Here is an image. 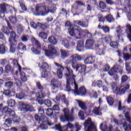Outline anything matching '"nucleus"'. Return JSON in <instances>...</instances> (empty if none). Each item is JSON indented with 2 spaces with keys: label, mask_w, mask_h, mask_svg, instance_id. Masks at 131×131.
I'll list each match as a JSON object with an SVG mask.
<instances>
[{
  "label": "nucleus",
  "mask_w": 131,
  "mask_h": 131,
  "mask_svg": "<svg viewBox=\"0 0 131 131\" xmlns=\"http://www.w3.org/2000/svg\"><path fill=\"white\" fill-rule=\"evenodd\" d=\"M7 52V48L3 44L0 45V54L4 55Z\"/></svg>",
  "instance_id": "31"
},
{
  "label": "nucleus",
  "mask_w": 131,
  "mask_h": 131,
  "mask_svg": "<svg viewBox=\"0 0 131 131\" xmlns=\"http://www.w3.org/2000/svg\"><path fill=\"white\" fill-rule=\"evenodd\" d=\"M74 92V93L79 96H85L86 94V90L83 86L79 88L78 90V86L77 84H75V90H72Z\"/></svg>",
  "instance_id": "8"
},
{
  "label": "nucleus",
  "mask_w": 131,
  "mask_h": 131,
  "mask_svg": "<svg viewBox=\"0 0 131 131\" xmlns=\"http://www.w3.org/2000/svg\"><path fill=\"white\" fill-rule=\"evenodd\" d=\"M14 83L16 84V86H21L22 85V81H21V80L17 78L14 79Z\"/></svg>",
  "instance_id": "48"
},
{
  "label": "nucleus",
  "mask_w": 131,
  "mask_h": 131,
  "mask_svg": "<svg viewBox=\"0 0 131 131\" xmlns=\"http://www.w3.org/2000/svg\"><path fill=\"white\" fill-rule=\"evenodd\" d=\"M17 35H16V33L14 31H11L10 32V37L9 39H17Z\"/></svg>",
  "instance_id": "50"
},
{
  "label": "nucleus",
  "mask_w": 131,
  "mask_h": 131,
  "mask_svg": "<svg viewBox=\"0 0 131 131\" xmlns=\"http://www.w3.org/2000/svg\"><path fill=\"white\" fill-rule=\"evenodd\" d=\"M47 113L46 114L48 115V116H52L53 115V110L51 108H47L46 110Z\"/></svg>",
  "instance_id": "60"
},
{
  "label": "nucleus",
  "mask_w": 131,
  "mask_h": 131,
  "mask_svg": "<svg viewBox=\"0 0 131 131\" xmlns=\"http://www.w3.org/2000/svg\"><path fill=\"white\" fill-rule=\"evenodd\" d=\"M60 53H61V57L62 59H65V58H67L68 57V51H67L66 50H64L63 49L60 50Z\"/></svg>",
  "instance_id": "29"
},
{
  "label": "nucleus",
  "mask_w": 131,
  "mask_h": 131,
  "mask_svg": "<svg viewBox=\"0 0 131 131\" xmlns=\"http://www.w3.org/2000/svg\"><path fill=\"white\" fill-rule=\"evenodd\" d=\"M3 94L5 95V96L8 97V98L12 97V95H11V90L9 89L5 90L3 92Z\"/></svg>",
  "instance_id": "46"
},
{
  "label": "nucleus",
  "mask_w": 131,
  "mask_h": 131,
  "mask_svg": "<svg viewBox=\"0 0 131 131\" xmlns=\"http://www.w3.org/2000/svg\"><path fill=\"white\" fill-rule=\"evenodd\" d=\"M14 70L12 69V66L10 64H7L5 67V72L6 73H10V72H13Z\"/></svg>",
  "instance_id": "36"
},
{
  "label": "nucleus",
  "mask_w": 131,
  "mask_h": 131,
  "mask_svg": "<svg viewBox=\"0 0 131 131\" xmlns=\"http://www.w3.org/2000/svg\"><path fill=\"white\" fill-rule=\"evenodd\" d=\"M85 48L88 50H91L94 46V39H89L86 40Z\"/></svg>",
  "instance_id": "17"
},
{
  "label": "nucleus",
  "mask_w": 131,
  "mask_h": 131,
  "mask_svg": "<svg viewBox=\"0 0 131 131\" xmlns=\"http://www.w3.org/2000/svg\"><path fill=\"white\" fill-rule=\"evenodd\" d=\"M123 127L125 131H129L131 130V125L128 124L126 122H124L123 123Z\"/></svg>",
  "instance_id": "30"
},
{
  "label": "nucleus",
  "mask_w": 131,
  "mask_h": 131,
  "mask_svg": "<svg viewBox=\"0 0 131 131\" xmlns=\"http://www.w3.org/2000/svg\"><path fill=\"white\" fill-rule=\"evenodd\" d=\"M37 26L43 30H46V29H48V28H49V24L48 23L42 24L40 23H37Z\"/></svg>",
  "instance_id": "26"
},
{
  "label": "nucleus",
  "mask_w": 131,
  "mask_h": 131,
  "mask_svg": "<svg viewBox=\"0 0 131 131\" xmlns=\"http://www.w3.org/2000/svg\"><path fill=\"white\" fill-rule=\"evenodd\" d=\"M7 27H4L2 30L5 34H7V35H9L10 34V30H13V27H12V26H11V24H10V22L9 21L7 20Z\"/></svg>",
  "instance_id": "14"
},
{
  "label": "nucleus",
  "mask_w": 131,
  "mask_h": 131,
  "mask_svg": "<svg viewBox=\"0 0 131 131\" xmlns=\"http://www.w3.org/2000/svg\"><path fill=\"white\" fill-rule=\"evenodd\" d=\"M85 34H87V36H88V37H92V34H91V33H90V32H89V31H88V30H83L78 29L77 39H80L81 36H83L84 35H85Z\"/></svg>",
  "instance_id": "11"
},
{
  "label": "nucleus",
  "mask_w": 131,
  "mask_h": 131,
  "mask_svg": "<svg viewBox=\"0 0 131 131\" xmlns=\"http://www.w3.org/2000/svg\"><path fill=\"white\" fill-rule=\"evenodd\" d=\"M106 100L109 105H110L111 106H112V105H113L114 103V99H113V98L109 96L107 97Z\"/></svg>",
  "instance_id": "45"
},
{
  "label": "nucleus",
  "mask_w": 131,
  "mask_h": 131,
  "mask_svg": "<svg viewBox=\"0 0 131 131\" xmlns=\"http://www.w3.org/2000/svg\"><path fill=\"white\" fill-rule=\"evenodd\" d=\"M83 47V41H78L77 46L76 48L77 51H78V52H81L82 51H83V49L82 48Z\"/></svg>",
  "instance_id": "23"
},
{
  "label": "nucleus",
  "mask_w": 131,
  "mask_h": 131,
  "mask_svg": "<svg viewBox=\"0 0 131 131\" xmlns=\"http://www.w3.org/2000/svg\"><path fill=\"white\" fill-rule=\"evenodd\" d=\"M36 86L38 89V90H39L40 92H42L43 91V86L41 85V84H40V82H36Z\"/></svg>",
  "instance_id": "57"
},
{
  "label": "nucleus",
  "mask_w": 131,
  "mask_h": 131,
  "mask_svg": "<svg viewBox=\"0 0 131 131\" xmlns=\"http://www.w3.org/2000/svg\"><path fill=\"white\" fill-rule=\"evenodd\" d=\"M70 83H74V86L76 84V82H75V79L71 78L67 79V86L66 89L68 92H71V89H70Z\"/></svg>",
  "instance_id": "16"
},
{
  "label": "nucleus",
  "mask_w": 131,
  "mask_h": 131,
  "mask_svg": "<svg viewBox=\"0 0 131 131\" xmlns=\"http://www.w3.org/2000/svg\"><path fill=\"white\" fill-rule=\"evenodd\" d=\"M111 85L112 89L114 93H115V94H116V93L117 92V90H118V87H117V85H116V83H115V82H112L111 83Z\"/></svg>",
  "instance_id": "41"
},
{
  "label": "nucleus",
  "mask_w": 131,
  "mask_h": 131,
  "mask_svg": "<svg viewBox=\"0 0 131 131\" xmlns=\"http://www.w3.org/2000/svg\"><path fill=\"white\" fill-rule=\"evenodd\" d=\"M126 27L129 29V33L128 34V38H129L130 41H131V26L129 24H127Z\"/></svg>",
  "instance_id": "61"
},
{
  "label": "nucleus",
  "mask_w": 131,
  "mask_h": 131,
  "mask_svg": "<svg viewBox=\"0 0 131 131\" xmlns=\"http://www.w3.org/2000/svg\"><path fill=\"white\" fill-rule=\"evenodd\" d=\"M54 64L55 66H57V67H58V68H59L57 70V75L58 76V78H59V79H61V78H62L63 70H64V67H63L62 65L60 64V63H58V62H54Z\"/></svg>",
  "instance_id": "13"
},
{
  "label": "nucleus",
  "mask_w": 131,
  "mask_h": 131,
  "mask_svg": "<svg viewBox=\"0 0 131 131\" xmlns=\"http://www.w3.org/2000/svg\"><path fill=\"white\" fill-rule=\"evenodd\" d=\"M36 96L37 97V99H41L42 98H45V94L42 93V91L36 93Z\"/></svg>",
  "instance_id": "47"
},
{
  "label": "nucleus",
  "mask_w": 131,
  "mask_h": 131,
  "mask_svg": "<svg viewBox=\"0 0 131 131\" xmlns=\"http://www.w3.org/2000/svg\"><path fill=\"white\" fill-rule=\"evenodd\" d=\"M9 21H10L11 23L12 24H16L17 23V17L16 16H10Z\"/></svg>",
  "instance_id": "44"
},
{
  "label": "nucleus",
  "mask_w": 131,
  "mask_h": 131,
  "mask_svg": "<svg viewBox=\"0 0 131 131\" xmlns=\"http://www.w3.org/2000/svg\"><path fill=\"white\" fill-rule=\"evenodd\" d=\"M12 64L13 65H14V67H18L19 71H21V67L20 66L19 63H18V61H17V60L16 59L13 60Z\"/></svg>",
  "instance_id": "49"
},
{
  "label": "nucleus",
  "mask_w": 131,
  "mask_h": 131,
  "mask_svg": "<svg viewBox=\"0 0 131 131\" xmlns=\"http://www.w3.org/2000/svg\"><path fill=\"white\" fill-rule=\"evenodd\" d=\"M17 49L20 51H26V46L24 45L22 42H19L18 44Z\"/></svg>",
  "instance_id": "32"
},
{
  "label": "nucleus",
  "mask_w": 131,
  "mask_h": 131,
  "mask_svg": "<svg viewBox=\"0 0 131 131\" xmlns=\"http://www.w3.org/2000/svg\"><path fill=\"white\" fill-rule=\"evenodd\" d=\"M129 89V84H127L125 86H121L119 88H118V90L117 91L116 94L120 95L121 94H124L126 90H128Z\"/></svg>",
  "instance_id": "15"
},
{
  "label": "nucleus",
  "mask_w": 131,
  "mask_h": 131,
  "mask_svg": "<svg viewBox=\"0 0 131 131\" xmlns=\"http://www.w3.org/2000/svg\"><path fill=\"white\" fill-rule=\"evenodd\" d=\"M13 85H14V82L9 81L5 83L4 88L5 89H8V90H10L13 88Z\"/></svg>",
  "instance_id": "25"
},
{
  "label": "nucleus",
  "mask_w": 131,
  "mask_h": 131,
  "mask_svg": "<svg viewBox=\"0 0 131 131\" xmlns=\"http://www.w3.org/2000/svg\"><path fill=\"white\" fill-rule=\"evenodd\" d=\"M57 50L55 47L52 45L48 46V50L46 51L45 54L48 57H52L54 55H58Z\"/></svg>",
  "instance_id": "10"
},
{
  "label": "nucleus",
  "mask_w": 131,
  "mask_h": 131,
  "mask_svg": "<svg viewBox=\"0 0 131 131\" xmlns=\"http://www.w3.org/2000/svg\"><path fill=\"white\" fill-rule=\"evenodd\" d=\"M7 7L8 5L5 3L0 4V12H7Z\"/></svg>",
  "instance_id": "34"
},
{
  "label": "nucleus",
  "mask_w": 131,
  "mask_h": 131,
  "mask_svg": "<svg viewBox=\"0 0 131 131\" xmlns=\"http://www.w3.org/2000/svg\"><path fill=\"white\" fill-rule=\"evenodd\" d=\"M61 82L56 79H53L51 81V85H52V90L53 93H57L58 89L61 86Z\"/></svg>",
  "instance_id": "9"
},
{
  "label": "nucleus",
  "mask_w": 131,
  "mask_h": 131,
  "mask_svg": "<svg viewBox=\"0 0 131 131\" xmlns=\"http://www.w3.org/2000/svg\"><path fill=\"white\" fill-rule=\"evenodd\" d=\"M125 117L126 119L127 120V121H128L129 123H131V119H130V117H129V113L126 112L125 114Z\"/></svg>",
  "instance_id": "63"
},
{
  "label": "nucleus",
  "mask_w": 131,
  "mask_h": 131,
  "mask_svg": "<svg viewBox=\"0 0 131 131\" xmlns=\"http://www.w3.org/2000/svg\"><path fill=\"white\" fill-rule=\"evenodd\" d=\"M29 38V36L27 35H24L21 37V39L24 42L28 41V39Z\"/></svg>",
  "instance_id": "62"
},
{
  "label": "nucleus",
  "mask_w": 131,
  "mask_h": 131,
  "mask_svg": "<svg viewBox=\"0 0 131 131\" xmlns=\"http://www.w3.org/2000/svg\"><path fill=\"white\" fill-rule=\"evenodd\" d=\"M123 58L125 61H127L130 58V55L128 53H124Z\"/></svg>",
  "instance_id": "64"
},
{
  "label": "nucleus",
  "mask_w": 131,
  "mask_h": 131,
  "mask_svg": "<svg viewBox=\"0 0 131 131\" xmlns=\"http://www.w3.org/2000/svg\"><path fill=\"white\" fill-rule=\"evenodd\" d=\"M24 93H18L16 95V98L17 99H18L19 100H22L25 97Z\"/></svg>",
  "instance_id": "55"
},
{
  "label": "nucleus",
  "mask_w": 131,
  "mask_h": 131,
  "mask_svg": "<svg viewBox=\"0 0 131 131\" xmlns=\"http://www.w3.org/2000/svg\"><path fill=\"white\" fill-rule=\"evenodd\" d=\"M38 36L41 39H47L48 38V34L45 32H40L38 34Z\"/></svg>",
  "instance_id": "40"
},
{
  "label": "nucleus",
  "mask_w": 131,
  "mask_h": 131,
  "mask_svg": "<svg viewBox=\"0 0 131 131\" xmlns=\"http://www.w3.org/2000/svg\"><path fill=\"white\" fill-rule=\"evenodd\" d=\"M123 28L121 27L120 26H119L118 27L116 28V32L119 33V35H118V38H119L120 36V34L123 32Z\"/></svg>",
  "instance_id": "37"
},
{
  "label": "nucleus",
  "mask_w": 131,
  "mask_h": 131,
  "mask_svg": "<svg viewBox=\"0 0 131 131\" xmlns=\"http://www.w3.org/2000/svg\"><path fill=\"white\" fill-rule=\"evenodd\" d=\"M110 45V46L112 48H114V49H117L118 48V44L117 43V42H114V41L111 42Z\"/></svg>",
  "instance_id": "56"
},
{
  "label": "nucleus",
  "mask_w": 131,
  "mask_h": 131,
  "mask_svg": "<svg viewBox=\"0 0 131 131\" xmlns=\"http://www.w3.org/2000/svg\"><path fill=\"white\" fill-rule=\"evenodd\" d=\"M74 127V125L72 124L70 122H68L67 124L61 126L60 124L55 125L54 127H53L52 128L53 129H55V130L58 131H73V128Z\"/></svg>",
  "instance_id": "3"
},
{
  "label": "nucleus",
  "mask_w": 131,
  "mask_h": 131,
  "mask_svg": "<svg viewBox=\"0 0 131 131\" xmlns=\"http://www.w3.org/2000/svg\"><path fill=\"white\" fill-rule=\"evenodd\" d=\"M44 104L46 106H47V107H51L52 106V102H51V100L49 99L45 100L44 101Z\"/></svg>",
  "instance_id": "58"
},
{
  "label": "nucleus",
  "mask_w": 131,
  "mask_h": 131,
  "mask_svg": "<svg viewBox=\"0 0 131 131\" xmlns=\"http://www.w3.org/2000/svg\"><path fill=\"white\" fill-rule=\"evenodd\" d=\"M7 104L9 107H15L16 106V101L14 99H10L7 101Z\"/></svg>",
  "instance_id": "28"
},
{
  "label": "nucleus",
  "mask_w": 131,
  "mask_h": 131,
  "mask_svg": "<svg viewBox=\"0 0 131 131\" xmlns=\"http://www.w3.org/2000/svg\"><path fill=\"white\" fill-rule=\"evenodd\" d=\"M19 4L20 8H21V9L23 11H27V8H26V6H25V4L23 3V1H19Z\"/></svg>",
  "instance_id": "51"
},
{
  "label": "nucleus",
  "mask_w": 131,
  "mask_h": 131,
  "mask_svg": "<svg viewBox=\"0 0 131 131\" xmlns=\"http://www.w3.org/2000/svg\"><path fill=\"white\" fill-rule=\"evenodd\" d=\"M66 69L67 71H68V73L65 74V76L67 77V79H71V78H73V79H75V76L73 75V71L71 70V68L67 66L66 67Z\"/></svg>",
  "instance_id": "12"
},
{
  "label": "nucleus",
  "mask_w": 131,
  "mask_h": 131,
  "mask_svg": "<svg viewBox=\"0 0 131 131\" xmlns=\"http://www.w3.org/2000/svg\"><path fill=\"white\" fill-rule=\"evenodd\" d=\"M100 128L101 131H112V126H110L108 128L107 125L103 123L100 124Z\"/></svg>",
  "instance_id": "18"
},
{
  "label": "nucleus",
  "mask_w": 131,
  "mask_h": 131,
  "mask_svg": "<svg viewBox=\"0 0 131 131\" xmlns=\"http://www.w3.org/2000/svg\"><path fill=\"white\" fill-rule=\"evenodd\" d=\"M84 126L85 131H98L96 125H95V123L92 121L91 118H88V119L85 121Z\"/></svg>",
  "instance_id": "5"
},
{
  "label": "nucleus",
  "mask_w": 131,
  "mask_h": 131,
  "mask_svg": "<svg viewBox=\"0 0 131 131\" xmlns=\"http://www.w3.org/2000/svg\"><path fill=\"white\" fill-rule=\"evenodd\" d=\"M46 11V6L37 4L36 5L35 11L33 12V14L35 16H45L49 13V11Z\"/></svg>",
  "instance_id": "4"
},
{
  "label": "nucleus",
  "mask_w": 131,
  "mask_h": 131,
  "mask_svg": "<svg viewBox=\"0 0 131 131\" xmlns=\"http://www.w3.org/2000/svg\"><path fill=\"white\" fill-rule=\"evenodd\" d=\"M39 67L41 71H45L49 69V64L47 62L39 63Z\"/></svg>",
  "instance_id": "20"
},
{
  "label": "nucleus",
  "mask_w": 131,
  "mask_h": 131,
  "mask_svg": "<svg viewBox=\"0 0 131 131\" xmlns=\"http://www.w3.org/2000/svg\"><path fill=\"white\" fill-rule=\"evenodd\" d=\"M96 54L101 56L104 55V48H98L96 49Z\"/></svg>",
  "instance_id": "43"
},
{
  "label": "nucleus",
  "mask_w": 131,
  "mask_h": 131,
  "mask_svg": "<svg viewBox=\"0 0 131 131\" xmlns=\"http://www.w3.org/2000/svg\"><path fill=\"white\" fill-rule=\"evenodd\" d=\"M93 113L95 114V115H102V112L100 110V107H95L92 111Z\"/></svg>",
  "instance_id": "27"
},
{
  "label": "nucleus",
  "mask_w": 131,
  "mask_h": 131,
  "mask_svg": "<svg viewBox=\"0 0 131 131\" xmlns=\"http://www.w3.org/2000/svg\"><path fill=\"white\" fill-rule=\"evenodd\" d=\"M48 40L50 43H52V45H56L57 43V40L56 39V38H55L54 36H51L49 37Z\"/></svg>",
  "instance_id": "33"
},
{
  "label": "nucleus",
  "mask_w": 131,
  "mask_h": 131,
  "mask_svg": "<svg viewBox=\"0 0 131 131\" xmlns=\"http://www.w3.org/2000/svg\"><path fill=\"white\" fill-rule=\"evenodd\" d=\"M21 79L23 82L27 81V76L25 75L24 72H20Z\"/></svg>",
  "instance_id": "38"
},
{
  "label": "nucleus",
  "mask_w": 131,
  "mask_h": 131,
  "mask_svg": "<svg viewBox=\"0 0 131 131\" xmlns=\"http://www.w3.org/2000/svg\"><path fill=\"white\" fill-rule=\"evenodd\" d=\"M102 40L104 42H110V41H111V37H110V36H107L105 37L102 38Z\"/></svg>",
  "instance_id": "54"
},
{
  "label": "nucleus",
  "mask_w": 131,
  "mask_h": 131,
  "mask_svg": "<svg viewBox=\"0 0 131 131\" xmlns=\"http://www.w3.org/2000/svg\"><path fill=\"white\" fill-rule=\"evenodd\" d=\"M3 104H0V116H3L4 113L9 115V116L12 117V120L14 123H18L20 121V117L15 115V112L9 108L8 106L3 107Z\"/></svg>",
  "instance_id": "1"
},
{
  "label": "nucleus",
  "mask_w": 131,
  "mask_h": 131,
  "mask_svg": "<svg viewBox=\"0 0 131 131\" xmlns=\"http://www.w3.org/2000/svg\"><path fill=\"white\" fill-rule=\"evenodd\" d=\"M75 24H78L79 26H81V27H85L86 28L89 26V24L85 21H82L81 20H76L75 21Z\"/></svg>",
  "instance_id": "22"
},
{
  "label": "nucleus",
  "mask_w": 131,
  "mask_h": 131,
  "mask_svg": "<svg viewBox=\"0 0 131 131\" xmlns=\"http://www.w3.org/2000/svg\"><path fill=\"white\" fill-rule=\"evenodd\" d=\"M31 41L33 42L34 47H35L31 49L32 52L35 55H39V54H40V49H41L40 42L35 38H32Z\"/></svg>",
  "instance_id": "7"
},
{
  "label": "nucleus",
  "mask_w": 131,
  "mask_h": 131,
  "mask_svg": "<svg viewBox=\"0 0 131 131\" xmlns=\"http://www.w3.org/2000/svg\"><path fill=\"white\" fill-rule=\"evenodd\" d=\"M20 106L21 107V111H25V112H28V110L27 108H28V105L25 104L24 103H21L20 104Z\"/></svg>",
  "instance_id": "42"
},
{
  "label": "nucleus",
  "mask_w": 131,
  "mask_h": 131,
  "mask_svg": "<svg viewBox=\"0 0 131 131\" xmlns=\"http://www.w3.org/2000/svg\"><path fill=\"white\" fill-rule=\"evenodd\" d=\"M105 18L107 21H108V22H109L110 23H111V22H114V21H115V19H114V18H113V16H112V15L110 14L106 15L105 16Z\"/></svg>",
  "instance_id": "39"
},
{
  "label": "nucleus",
  "mask_w": 131,
  "mask_h": 131,
  "mask_svg": "<svg viewBox=\"0 0 131 131\" xmlns=\"http://www.w3.org/2000/svg\"><path fill=\"white\" fill-rule=\"evenodd\" d=\"M62 45H63L64 47L67 49L69 48V42H68V40L67 39L62 40Z\"/></svg>",
  "instance_id": "59"
},
{
  "label": "nucleus",
  "mask_w": 131,
  "mask_h": 131,
  "mask_svg": "<svg viewBox=\"0 0 131 131\" xmlns=\"http://www.w3.org/2000/svg\"><path fill=\"white\" fill-rule=\"evenodd\" d=\"M86 69V66L83 64L81 66V70L80 72L82 74V75H85V70Z\"/></svg>",
  "instance_id": "52"
},
{
  "label": "nucleus",
  "mask_w": 131,
  "mask_h": 131,
  "mask_svg": "<svg viewBox=\"0 0 131 131\" xmlns=\"http://www.w3.org/2000/svg\"><path fill=\"white\" fill-rule=\"evenodd\" d=\"M99 8H100V9H102V10H105V9H106V4L105 3H104V2L103 1H101L99 2Z\"/></svg>",
  "instance_id": "53"
},
{
  "label": "nucleus",
  "mask_w": 131,
  "mask_h": 131,
  "mask_svg": "<svg viewBox=\"0 0 131 131\" xmlns=\"http://www.w3.org/2000/svg\"><path fill=\"white\" fill-rule=\"evenodd\" d=\"M81 60H82V57L77 54H73L70 57V62L71 63L72 67L73 69H76V71H78L79 68L81 67V66L76 63V62L81 61Z\"/></svg>",
  "instance_id": "2"
},
{
  "label": "nucleus",
  "mask_w": 131,
  "mask_h": 131,
  "mask_svg": "<svg viewBox=\"0 0 131 131\" xmlns=\"http://www.w3.org/2000/svg\"><path fill=\"white\" fill-rule=\"evenodd\" d=\"M95 62V59L92 56H89L84 60L85 64H93Z\"/></svg>",
  "instance_id": "24"
},
{
  "label": "nucleus",
  "mask_w": 131,
  "mask_h": 131,
  "mask_svg": "<svg viewBox=\"0 0 131 131\" xmlns=\"http://www.w3.org/2000/svg\"><path fill=\"white\" fill-rule=\"evenodd\" d=\"M77 102L79 106V107H80V108L84 111L86 110V109H88V107L86 106V104H85V103L80 101V100H77Z\"/></svg>",
  "instance_id": "21"
},
{
  "label": "nucleus",
  "mask_w": 131,
  "mask_h": 131,
  "mask_svg": "<svg viewBox=\"0 0 131 131\" xmlns=\"http://www.w3.org/2000/svg\"><path fill=\"white\" fill-rule=\"evenodd\" d=\"M9 41L11 47H16L17 46V39H9Z\"/></svg>",
  "instance_id": "35"
},
{
  "label": "nucleus",
  "mask_w": 131,
  "mask_h": 131,
  "mask_svg": "<svg viewBox=\"0 0 131 131\" xmlns=\"http://www.w3.org/2000/svg\"><path fill=\"white\" fill-rule=\"evenodd\" d=\"M63 112L64 115H62L60 116V120L62 122H64L66 120L67 121L72 122L74 120V118H73V116L70 115L69 108H65L63 110Z\"/></svg>",
  "instance_id": "6"
},
{
  "label": "nucleus",
  "mask_w": 131,
  "mask_h": 131,
  "mask_svg": "<svg viewBox=\"0 0 131 131\" xmlns=\"http://www.w3.org/2000/svg\"><path fill=\"white\" fill-rule=\"evenodd\" d=\"M78 29H74V28H71L69 31V33L71 36H75V37L77 38V33H78Z\"/></svg>",
  "instance_id": "19"
}]
</instances>
